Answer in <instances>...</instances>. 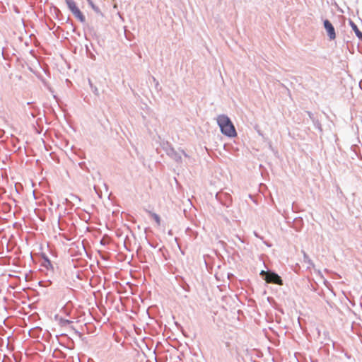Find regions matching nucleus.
Returning a JSON list of instances; mask_svg holds the SVG:
<instances>
[{"instance_id":"obj_3","label":"nucleus","mask_w":362,"mask_h":362,"mask_svg":"<svg viewBox=\"0 0 362 362\" xmlns=\"http://www.w3.org/2000/svg\"><path fill=\"white\" fill-rule=\"evenodd\" d=\"M266 281L268 283H273L278 285H282L283 282L281 277L274 273H267L266 275Z\"/></svg>"},{"instance_id":"obj_2","label":"nucleus","mask_w":362,"mask_h":362,"mask_svg":"<svg viewBox=\"0 0 362 362\" xmlns=\"http://www.w3.org/2000/svg\"><path fill=\"white\" fill-rule=\"evenodd\" d=\"M324 27L327 33V35L330 40H334L336 38V33L332 24L329 21H324Z\"/></svg>"},{"instance_id":"obj_7","label":"nucleus","mask_w":362,"mask_h":362,"mask_svg":"<svg viewBox=\"0 0 362 362\" xmlns=\"http://www.w3.org/2000/svg\"><path fill=\"white\" fill-rule=\"evenodd\" d=\"M151 215L153 217V218L156 221L157 224L160 225V218L159 216L157 215L156 214H154V213H151Z\"/></svg>"},{"instance_id":"obj_4","label":"nucleus","mask_w":362,"mask_h":362,"mask_svg":"<svg viewBox=\"0 0 362 362\" xmlns=\"http://www.w3.org/2000/svg\"><path fill=\"white\" fill-rule=\"evenodd\" d=\"M74 16L81 22L83 23L86 21L85 16L82 13V12L80 11V9L78 8L76 10L72 12Z\"/></svg>"},{"instance_id":"obj_6","label":"nucleus","mask_w":362,"mask_h":362,"mask_svg":"<svg viewBox=\"0 0 362 362\" xmlns=\"http://www.w3.org/2000/svg\"><path fill=\"white\" fill-rule=\"evenodd\" d=\"M66 3L71 12L78 8L76 3L73 0H65Z\"/></svg>"},{"instance_id":"obj_1","label":"nucleus","mask_w":362,"mask_h":362,"mask_svg":"<svg viewBox=\"0 0 362 362\" xmlns=\"http://www.w3.org/2000/svg\"><path fill=\"white\" fill-rule=\"evenodd\" d=\"M217 122L221 132L229 137H235L237 135L235 129L228 117L224 115L218 116Z\"/></svg>"},{"instance_id":"obj_5","label":"nucleus","mask_w":362,"mask_h":362,"mask_svg":"<svg viewBox=\"0 0 362 362\" xmlns=\"http://www.w3.org/2000/svg\"><path fill=\"white\" fill-rule=\"evenodd\" d=\"M349 24H350L351 28L353 29V30L355 32L356 36L359 39L362 40V33L358 30L357 25L351 21L349 22Z\"/></svg>"}]
</instances>
